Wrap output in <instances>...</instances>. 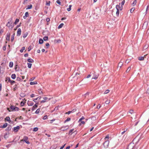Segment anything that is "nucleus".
Segmentation results:
<instances>
[{"instance_id":"nucleus-1","label":"nucleus","mask_w":149,"mask_h":149,"mask_svg":"<svg viewBox=\"0 0 149 149\" xmlns=\"http://www.w3.org/2000/svg\"><path fill=\"white\" fill-rule=\"evenodd\" d=\"M28 137L27 136H24V137L23 139L20 141V142L21 143L22 142L25 141L27 144H30V142L28 141Z\"/></svg>"},{"instance_id":"nucleus-2","label":"nucleus","mask_w":149,"mask_h":149,"mask_svg":"<svg viewBox=\"0 0 149 149\" xmlns=\"http://www.w3.org/2000/svg\"><path fill=\"white\" fill-rule=\"evenodd\" d=\"M10 109L12 111H18L19 110V108L13 105H11Z\"/></svg>"},{"instance_id":"nucleus-3","label":"nucleus","mask_w":149,"mask_h":149,"mask_svg":"<svg viewBox=\"0 0 149 149\" xmlns=\"http://www.w3.org/2000/svg\"><path fill=\"white\" fill-rule=\"evenodd\" d=\"M109 142V141H106L103 143L104 146L105 148H107L108 147Z\"/></svg>"},{"instance_id":"nucleus-4","label":"nucleus","mask_w":149,"mask_h":149,"mask_svg":"<svg viewBox=\"0 0 149 149\" xmlns=\"http://www.w3.org/2000/svg\"><path fill=\"white\" fill-rule=\"evenodd\" d=\"M120 7L118 5H117L116 6V8L117 9V11L116 12V15L117 16H118L119 13V8Z\"/></svg>"},{"instance_id":"nucleus-5","label":"nucleus","mask_w":149,"mask_h":149,"mask_svg":"<svg viewBox=\"0 0 149 149\" xmlns=\"http://www.w3.org/2000/svg\"><path fill=\"white\" fill-rule=\"evenodd\" d=\"M139 141V139L138 137V136L136 137L133 140V143H137Z\"/></svg>"},{"instance_id":"nucleus-6","label":"nucleus","mask_w":149,"mask_h":149,"mask_svg":"<svg viewBox=\"0 0 149 149\" xmlns=\"http://www.w3.org/2000/svg\"><path fill=\"white\" fill-rule=\"evenodd\" d=\"M20 129V127L19 126H17L16 127H15L13 128V130L15 132H17Z\"/></svg>"},{"instance_id":"nucleus-7","label":"nucleus","mask_w":149,"mask_h":149,"mask_svg":"<svg viewBox=\"0 0 149 149\" xmlns=\"http://www.w3.org/2000/svg\"><path fill=\"white\" fill-rule=\"evenodd\" d=\"M38 104V102L36 103V104L33 107L32 109V111H33L37 107Z\"/></svg>"},{"instance_id":"nucleus-8","label":"nucleus","mask_w":149,"mask_h":149,"mask_svg":"<svg viewBox=\"0 0 149 149\" xmlns=\"http://www.w3.org/2000/svg\"><path fill=\"white\" fill-rule=\"evenodd\" d=\"M68 128V126H65L61 128V130L62 131H64L67 130Z\"/></svg>"},{"instance_id":"nucleus-9","label":"nucleus","mask_w":149,"mask_h":149,"mask_svg":"<svg viewBox=\"0 0 149 149\" xmlns=\"http://www.w3.org/2000/svg\"><path fill=\"white\" fill-rule=\"evenodd\" d=\"M21 29L20 28H19L18 29L17 32V36H20L21 35Z\"/></svg>"},{"instance_id":"nucleus-10","label":"nucleus","mask_w":149,"mask_h":149,"mask_svg":"<svg viewBox=\"0 0 149 149\" xmlns=\"http://www.w3.org/2000/svg\"><path fill=\"white\" fill-rule=\"evenodd\" d=\"M12 18H11L9 19L8 22L7 23V24H6V26H9V27H10V25H8L9 24H10H10H12Z\"/></svg>"},{"instance_id":"nucleus-11","label":"nucleus","mask_w":149,"mask_h":149,"mask_svg":"<svg viewBox=\"0 0 149 149\" xmlns=\"http://www.w3.org/2000/svg\"><path fill=\"white\" fill-rule=\"evenodd\" d=\"M10 33H8L6 35V39L7 40L9 41L10 40Z\"/></svg>"},{"instance_id":"nucleus-12","label":"nucleus","mask_w":149,"mask_h":149,"mask_svg":"<svg viewBox=\"0 0 149 149\" xmlns=\"http://www.w3.org/2000/svg\"><path fill=\"white\" fill-rule=\"evenodd\" d=\"M27 104L29 106H32L33 104V103L31 101H28Z\"/></svg>"},{"instance_id":"nucleus-13","label":"nucleus","mask_w":149,"mask_h":149,"mask_svg":"<svg viewBox=\"0 0 149 149\" xmlns=\"http://www.w3.org/2000/svg\"><path fill=\"white\" fill-rule=\"evenodd\" d=\"M98 76V75L96 74L94 72V76L92 78V79H97Z\"/></svg>"},{"instance_id":"nucleus-14","label":"nucleus","mask_w":149,"mask_h":149,"mask_svg":"<svg viewBox=\"0 0 149 149\" xmlns=\"http://www.w3.org/2000/svg\"><path fill=\"white\" fill-rule=\"evenodd\" d=\"M131 144H130L127 147V149H136V148L135 147H133L132 149L131 148L132 147V146H131Z\"/></svg>"},{"instance_id":"nucleus-15","label":"nucleus","mask_w":149,"mask_h":149,"mask_svg":"<svg viewBox=\"0 0 149 149\" xmlns=\"http://www.w3.org/2000/svg\"><path fill=\"white\" fill-rule=\"evenodd\" d=\"M11 125H9L6 130L7 131H9L11 130Z\"/></svg>"},{"instance_id":"nucleus-16","label":"nucleus","mask_w":149,"mask_h":149,"mask_svg":"<svg viewBox=\"0 0 149 149\" xmlns=\"http://www.w3.org/2000/svg\"><path fill=\"white\" fill-rule=\"evenodd\" d=\"M148 46L149 45L148 44H146L143 47V50L147 49L148 48Z\"/></svg>"},{"instance_id":"nucleus-17","label":"nucleus","mask_w":149,"mask_h":149,"mask_svg":"<svg viewBox=\"0 0 149 149\" xmlns=\"http://www.w3.org/2000/svg\"><path fill=\"white\" fill-rule=\"evenodd\" d=\"M4 69L3 67L1 68V66H0V74L1 73H3L4 72Z\"/></svg>"},{"instance_id":"nucleus-18","label":"nucleus","mask_w":149,"mask_h":149,"mask_svg":"<svg viewBox=\"0 0 149 149\" xmlns=\"http://www.w3.org/2000/svg\"><path fill=\"white\" fill-rule=\"evenodd\" d=\"M27 61L29 63H33L34 62V60L31 58L28 59H27Z\"/></svg>"},{"instance_id":"nucleus-19","label":"nucleus","mask_w":149,"mask_h":149,"mask_svg":"<svg viewBox=\"0 0 149 149\" xmlns=\"http://www.w3.org/2000/svg\"><path fill=\"white\" fill-rule=\"evenodd\" d=\"M30 1L31 0H24V1L23 2V4H24L25 3H27Z\"/></svg>"},{"instance_id":"nucleus-20","label":"nucleus","mask_w":149,"mask_h":149,"mask_svg":"<svg viewBox=\"0 0 149 149\" xmlns=\"http://www.w3.org/2000/svg\"><path fill=\"white\" fill-rule=\"evenodd\" d=\"M11 78L13 79H15V78H16V75L15 74H13L11 75Z\"/></svg>"},{"instance_id":"nucleus-21","label":"nucleus","mask_w":149,"mask_h":149,"mask_svg":"<svg viewBox=\"0 0 149 149\" xmlns=\"http://www.w3.org/2000/svg\"><path fill=\"white\" fill-rule=\"evenodd\" d=\"M30 84L31 85L37 84V82L36 81H35L34 82H30Z\"/></svg>"},{"instance_id":"nucleus-22","label":"nucleus","mask_w":149,"mask_h":149,"mask_svg":"<svg viewBox=\"0 0 149 149\" xmlns=\"http://www.w3.org/2000/svg\"><path fill=\"white\" fill-rule=\"evenodd\" d=\"M123 65V63L122 62H120L118 64V67H120V68Z\"/></svg>"},{"instance_id":"nucleus-23","label":"nucleus","mask_w":149,"mask_h":149,"mask_svg":"<svg viewBox=\"0 0 149 149\" xmlns=\"http://www.w3.org/2000/svg\"><path fill=\"white\" fill-rule=\"evenodd\" d=\"M41 98V97L40 96H39V97H37V98L34 99L33 100V101L35 102H36V100H40Z\"/></svg>"},{"instance_id":"nucleus-24","label":"nucleus","mask_w":149,"mask_h":149,"mask_svg":"<svg viewBox=\"0 0 149 149\" xmlns=\"http://www.w3.org/2000/svg\"><path fill=\"white\" fill-rule=\"evenodd\" d=\"M32 5L31 4H30V5H28L27 6V8H26V9H31L32 8Z\"/></svg>"},{"instance_id":"nucleus-25","label":"nucleus","mask_w":149,"mask_h":149,"mask_svg":"<svg viewBox=\"0 0 149 149\" xmlns=\"http://www.w3.org/2000/svg\"><path fill=\"white\" fill-rule=\"evenodd\" d=\"M20 96L21 97H25V95L24 94V93H20Z\"/></svg>"},{"instance_id":"nucleus-26","label":"nucleus","mask_w":149,"mask_h":149,"mask_svg":"<svg viewBox=\"0 0 149 149\" xmlns=\"http://www.w3.org/2000/svg\"><path fill=\"white\" fill-rule=\"evenodd\" d=\"M63 25H64V24H63V23H61V24L59 25V26H58V29H60V28H61L63 27Z\"/></svg>"},{"instance_id":"nucleus-27","label":"nucleus","mask_w":149,"mask_h":149,"mask_svg":"<svg viewBox=\"0 0 149 149\" xmlns=\"http://www.w3.org/2000/svg\"><path fill=\"white\" fill-rule=\"evenodd\" d=\"M43 42V40L41 38H40L39 40V43L40 44H42Z\"/></svg>"},{"instance_id":"nucleus-28","label":"nucleus","mask_w":149,"mask_h":149,"mask_svg":"<svg viewBox=\"0 0 149 149\" xmlns=\"http://www.w3.org/2000/svg\"><path fill=\"white\" fill-rule=\"evenodd\" d=\"M138 59L140 61H143L144 60V57L141 56L139 57Z\"/></svg>"},{"instance_id":"nucleus-29","label":"nucleus","mask_w":149,"mask_h":149,"mask_svg":"<svg viewBox=\"0 0 149 149\" xmlns=\"http://www.w3.org/2000/svg\"><path fill=\"white\" fill-rule=\"evenodd\" d=\"M8 81V82H10V81H11V80L10 77H6V81Z\"/></svg>"},{"instance_id":"nucleus-30","label":"nucleus","mask_w":149,"mask_h":149,"mask_svg":"<svg viewBox=\"0 0 149 149\" xmlns=\"http://www.w3.org/2000/svg\"><path fill=\"white\" fill-rule=\"evenodd\" d=\"M8 125V124L7 123H5L2 127H1L2 128H5Z\"/></svg>"},{"instance_id":"nucleus-31","label":"nucleus","mask_w":149,"mask_h":149,"mask_svg":"<svg viewBox=\"0 0 149 149\" xmlns=\"http://www.w3.org/2000/svg\"><path fill=\"white\" fill-rule=\"evenodd\" d=\"M48 36H45L43 38V40L45 41H46L48 40Z\"/></svg>"},{"instance_id":"nucleus-32","label":"nucleus","mask_w":149,"mask_h":149,"mask_svg":"<svg viewBox=\"0 0 149 149\" xmlns=\"http://www.w3.org/2000/svg\"><path fill=\"white\" fill-rule=\"evenodd\" d=\"M74 130V129H71V130H70L69 131V133H68V134L69 135H71L72 134V132Z\"/></svg>"},{"instance_id":"nucleus-33","label":"nucleus","mask_w":149,"mask_h":149,"mask_svg":"<svg viewBox=\"0 0 149 149\" xmlns=\"http://www.w3.org/2000/svg\"><path fill=\"white\" fill-rule=\"evenodd\" d=\"M15 34L14 33L12 36L11 38V41L12 42L14 40V36H15Z\"/></svg>"},{"instance_id":"nucleus-34","label":"nucleus","mask_w":149,"mask_h":149,"mask_svg":"<svg viewBox=\"0 0 149 149\" xmlns=\"http://www.w3.org/2000/svg\"><path fill=\"white\" fill-rule=\"evenodd\" d=\"M5 120H6L8 121H9L10 120V118L9 117H7L5 118Z\"/></svg>"},{"instance_id":"nucleus-35","label":"nucleus","mask_w":149,"mask_h":149,"mask_svg":"<svg viewBox=\"0 0 149 149\" xmlns=\"http://www.w3.org/2000/svg\"><path fill=\"white\" fill-rule=\"evenodd\" d=\"M13 65V63L12 62H10L9 63V66L10 67H12Z\"/></svg>"},{"instance_id":"nucleus-36","label":"nucleus","mask_w":149,"mask_h":149,"mask_svg":"<svg viewBox=\"0 0 149 149\" xmlns=\"http://www.w3.org/2000/svg\"><path fill=\"white\" fill-rule=\"evenodd\" d=\"M19 19H16L15 20V22H14V24H17V23L19 22Z\"/></svg>"},{"instance_id":"nucleus-37","label":"nucleus","mask_w":149,"mask_h":149,"mask_svg":"<svg viewBox=\"0 0 149 149\" xmlns=\"http://www.w3.org/2000/svg\"><path fill=\"white\" fill-rule=\"evenodd\" d=\"M27 65H28V67L29 68H31V66L32 65V64L31 63H28Z\"/></svg>"},{"instance_id":"nucleus-38","label":"nucleus","mask_w":149,"mask_h":149,"mask_svg":"<svg viewBox=\"0 0 149 149\" xmlns=\"http://www.w3.org/2000/svg\"><path fill=\"white\" fill-rule=\"evenodd\" d=\"M25 47H22L21 49L20 50V52L21 53L23 52V51L25 49Z\"/></svg>"},{"instance_id":"nucleus-39","label":"nucleus","mask_w":149,"mask_h":149,"mask_svg":"<svg viewBox=\"0 0 149 149\" xmlns=\"http://www.w3.org/2000/svg\"><path fill=\"white\" fill-rule=\"evenodd\" d=\"M71 120V119L70 118H68L65 121H64V123H66V122H68V121H70Z\"/></svg>"},{"instance_id":"nucleus-40","label":"nucleus","mask_w":149,"mask_h":149,"mask_svg":"<svg viewBox=\"0 0 149 149\" xmlns=\"http://www.w3.org/2000/svg\"><path fill=\"white\" fill-rule=\"evenodd\" d=\"M27 35H28V33H24V34H23V37L24 38H26L27 36Z\"/></svg>"},{"instance_id":"nucleus-41","label":"nucleus","mask_w":149,"mask_h":149,"mask_svg":"<svg viewBox=\"0 0 149 149\" xmlns=\"http://www.w3.org/2000/svg\"><path fill=\"white\" fill-rule=\"evenodd\" d=\"M131 69V67H129L126 71V72H129V71Z\"/></svg>"},{"instance_id":"nucleus-42","label":"nucleus","mask_w":149,"mask_h":149,"mask_svg":"<svg viewBox=\"0 0 149 149\" xmlns=\"http://www.w3.org/2000/svg\"><path fill=\"white\" fill-rule=\"evenodd\" d=\"M38 130V128L37 127H36L34 128L33 131L34 132H36Z\"/></svg>"},{"instance_id":"nucleus-43","label":"nucleus","mask_w":149,"mask_h":149,"mask_svg":"<svg viewBox=\"0 0 149 149\" xmlns=\"http://www.w3.org/2000/svg\"><path fill=\"white\" fill-rule=\"evenodd\" d=\"M38 93L39 94H43V93L42 91H41V89H40L38 91Z\"/></svg>"},{"instance_id":"nucleus-44","label":"nucleus","mask_w":149,"mask_h":149,"mask_svg":"<svg viewBox=\"0 0 149 149\" xmlns=\"http://www.w3.org/2000/svg\"><path fill=\"white\" fill-rule=\"evenodd\" d=\"M40 111V109H37L35 113L36 114H38L39 113Z\"/></svg>"},{"instance_id":"nucleus-45","label":"nucleus","mask_w":149,"mask_h":149,"mask_svg":"<svg viewBox=\"0 0 149 149\" xmlns=\"http://www.w3.org/2000/svg\"><path fill=\"white\" fill-rule=\"evenodd\" d=\"M3 29H1V27L0 28V34H1L3 32Z\"/></svg>"},{"instance_id":"nucleus-46","label":"nucleus","mask_w":149,"mask_h":149,"mask_svg":"<svg viewBox=\"0 0 149 149\" xmlns=\"http://www.w3.org/2000/svg\"><path fill=\"white\" fill-rule=\"evenodd\" d=\"M109 90H106L104 92V94H106L109 93Z\"/></svg>"},{"instance_id":"nucleus-47","label":"nucleus","mask_w":149,"mask_h":149,"mask_svg":"<svg viewBox=\"0 0 149 149\" xmlns=\"http://www.w3.org/2000/svg\"><path fill=\"white\" fill-rule=\"evenodd\" d=\"M50 1H49L48 2H46V5L47 6H49L50 4Z\"/></svg>"},{"instance_id":"nucleus-48","label":"nucleus","mask_w":149,"mask_h":149,"mask_svg":"<svg viewBox=\"0 0 149 149\" xmlns=\"http://www.w3.org/2000/svg\"><path fill=\"white\" fill-rule=\"evenodd\" d=\"M43 99L44 100H47L48 99V100H50L51 98H49V99L47 97H43Z\"/></svg>"},{"instance_id":"nucleus-49","label":"nucleus","mask_w":149,"mask_h":149,"mask_svg":"<svg viewBox=\"0 0 149 149\" xmlns=\"http://www.w3.org/2000/svg\"><path fill=\"white\" fill-rule=\"evenodd\" d=\"M136 0H134L133 2L132 3V4L133 5V6H134L136 4Z\"/></svg>"},{"instance_id":"nucleus-50","label":"nucleus","mask_w":149,"mask_h":149,"mask_svg":"<svg viewBox=\"0 0 149 149\" xmlns=\"http://www.w3.org/2000/svg\"><path fill=\"white\" fill-rule=\"evenodd\" d=\"M84 119V116H82V117L79 119V122L81 121L82 120Z\"/></svg>"},{"instance_id":"nucleus-51","label":"nucleus","mask_w":149,"mask_h":149,"mask_svg":"<svg viewBox=\"0 0 149 149\" xmlns=\"http://www.w3.org/2000/svg\"><path fill=\"white\" fill-rule=\"evenodd\" d=\"M24 104V103L22 101L20 103V105L21 106H23Z\"/></svg>"},{"instance_id":"nucleus-52","label":"nucleus","mask_w":149,"mask_h":149,"mask_svg":"<svg viewBox=\"0 0 149 149\" xmlns=\"http://www.w3.org/2000/svg\"><path fill=\"white\" fill-rule=\"evenodd\" d=\"M25 15L27 17H28L29 16V13L28 12H26L25 14Z\"/></svg>"},{"instance_id":"nucleus-53","label":"nucleus","mask_w":149,"mask_h":149,"mask_svg":"<svg viewBox=\"0 0 149 149\" xmlns=\"http://www.w3.org/2000/svg\"><path fill=\"white\" fill-rule=\"evenodd\" d=\"M134 10L135 8H132L130 10V12L132 13Z\"/></svg>"},{"instance_id":"nucleus-54","label":"nucleus","mask_w":149,"mask_h":149,"mask_svg":"<svg viewBox=\"0 0 149 149\" xmlns=\"http://www.w3.org/2000/svg\"><path fill=\"white\" fill-rule=\"evenodd\" d=\"M56 2L59 5H61V2L59 0H57Z\"/></svg>"},{"instance_id":"nucleus-55","label":"nucleus","mask_w":149,"mask_h":149,"mask_svg":"<svg viewBox=\"0 0 149 149\" xmlns=\"http://www.w3.org/2000/svg\"><path fill=\"white\" fill-rule=\"evenodd\" d=\"M110 103V101L109 100H107L105 102V104H108Z\"/></svg>"},{"instance_id":"nucleus-56","label":"nucleus","mask_w":149,"mask_h":149,"mask_svg":"<svg viewBox=\"0 0 149 149\" xmlns=\"http://www.w3.org/2000/svg\"><path fill=\"white\" fill-rule=\"evenodd\" d=\"M76 110H77V109H73L71 111V113H73L75 112V111H76Z\"/></svg>"},{"instance_id":"nucleus-57","label":"nucleus","mask_w":149,"mask_h":149,"mask_svg":"<svg viewBox=\"0 0 149 149\" xmlns=\"http://www.w3.org/2000/svg\"><path fill=\"white\" fill-rule=\"evenodd\" d=\"M47 118V115H45V116H44V117H43V119L44 120H45V119H46Z\"/></svg>"},{"instance_id":"nucleus-58","label":"nucleus","mask_w":149,"mask_h":149,"mask_svg":"<svg viewBox=\"0 0 149 149\" xmlns=\"http://www.w3.org/2000/svg\"><path fill=\"white\" fill-rule=\"evenodd\" d=\"M10 82L11 83V84H12L13 83H15V81L13 80H11V81H10Z\"/></svg>"},{"instance_id":"nucleus-59","label":"nucleus","mask_w":149,"mask_h":149,"mask_svg":"<svg viewBox=\"0 0 149 149\" xmlns=\"http://www.w3.org/2000/svg\"><path fill=\"white\" fill-rule=\"evenodd\" d=\"M130 60H129V59H127L126 61H125V63H129L130 62Z\"/></svg>"},{"instance_id":"nucleus-60","label":"nucleus","mask_w":149,"mask_h":149,"mask_svg":"<svg viewBox=\"0 0 149 149\" xmlns=\"http://www.w3.org/2000/svg\"><path fill=\"white\" fill-rule=\"evenodd\" d=\"M35 78V77H33L31 78L30 79V80L29 81H32Z\"/></svg>"},{"instance_id":"nucleus-61","label":"nucleus","mask_w":149,"mask_h":149,"mask_svg":"<svg viewBox=\"0 0 149 149\" xmlns=\"http://www.w3.org/2000/svg\"><path fill=\"white\" fill-rule=\"evenodd\" d=\"M101 105L100 104H99L97 106V108L99 109H100L101 107Z\"/></svg>"},{"instance_id":"nucleus-62","label":"nucleus","mask_w":149,"mask_h":149,"mask_svg":"<svg viewBox=\"0 0 149 149\" xmlns=\"http://www.w3.org/2000/svg\"><path fill=\"white\" fill-rule=\"evenodd\" d=\"M125 2V0H123V1H122L121 2L122 6V5H124V4Z\"/></svg>"},{"instance_id":"nucleus-63","label":"nucleus","mask_w":149,"mask_h":149,"mask_svg":"<svg viewBox=\"0 0 149 149\" xmlns=\"http://www.w3.org/2000/svg\"><path fill=\"white\" fill-rule=\"evenodd\" d=\"M46 20L47 22H48L50 21V19L49 18H47Z\"/></svg>"},{"instance_id":"nucleus-64","label":"nucleus","mask_w":149,"mask_h":149,"mask_svg":"<svg viewBox=\"0 0 149 149\" xmlns=\"http://www.w3.org/2000/svg\"><path fill=\"white\" fill-rule=\"evenodd\" d=\"M17 80L18 81H20L21 80V79L19 77H17Z\"/></svg>"}]
</instances>
